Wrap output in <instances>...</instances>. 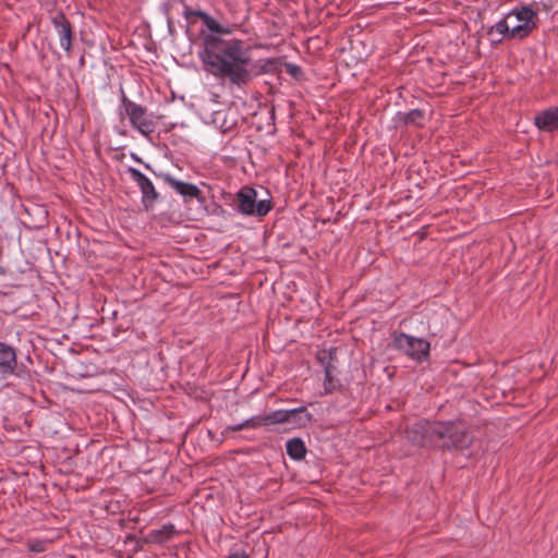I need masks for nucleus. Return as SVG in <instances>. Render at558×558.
<instances>
[{
  "instance_id": "19",
  "label": "nucleus",
  "mask_w": 558,
  "mask_h": 558,
  "mask_svg": "<svg viewBox=\"0 0 558 558\" xmlns=\"http://www.w3.org/2000/svg\"><path fill=\"white\" fill-rule=\"evenodd\" d=\"M284 71L290 74L293 78L300 80L303 76V71L301 66L287 62L284 63Z\"/></svg>"
},
{
  "instance_id": "15",
  "label": "nucleus",
  "mask_w": 558,
  "mask_h": 558,
  "mask_svg": "<svg viewBox=\"0 0 558 558\" xmlns=\"http://www.w3.org/2000/svg\"><path fill=\"white\" fill-rule=\"evenodd\" d=\"M398 119L404 125H414L422 128L424 125L425 112L422 109H413L409 112L398 113Z\"/></svg>"
},
{
  "instance_id": "11",
  "label": "nucleus",
  "mask_w": 558,
  "mask_h": 558,
  "mask_svg": "<svg viewBox=\"0 0 558 558\" xmlns=\"http://www.w3.org/2000/svg\"><path fill=\"white\" fill-rule=\"evenodd\" d=\"M132 180L136 182L142 192V204L146 210H149L156 201L159 198V194L156 191L153 182L140 170L130 167L128 169Z\"/></svg>"
},
{
  "instance_id": "17",
  "label": "nucleus",
  "mask_w": 558,
  "mask_h": 558,
  "mask_svg": "<svg viewBox=\"0 0 558 558\" xmlns=\"http://www.w3.org/2000/svg\"><path fill=\"white\" fill-rule=\"evenodd\" d=\"M214 123L217 124L221 133L225 134L235 128L238 122L235 119L228 120L227 114L218 111L214 116Z\"/></svg>"
},
{
  "instance_id": "7",
  "label": "nucleus",
  "mask_w": 558,
  "mask_h": 558,
  "mask_svg": "<svg viewBox=\"0 0 558 558\" xmlns=\"http://www.w3.org/2000/svg\"><path fill=\"white\" fill-rule=\"evenodd\" d=\"M236 210L245 216L264 217L272 208L271 198L257 201L254 187L245 185L236 193Z\"/></svg>"
},
{
  "instance_id": "20",
  "label": "nucleus",
  "mask_w": 558,
  "mask_h": 558,
  "mask_svg": "<svg viewBox=\"0 0 558 558\" xmlns=\"http://www.w3.org/2000/svg\"><path fill=\"white\" fill-rule=\"evenodd\" d=\"M38 210L43 214V218L40 219V221L38 223H36L32 227L34 229H39L47 223L48 211L46 209H44L43 207H39Z\"/></svg>"
},
{
  "instance_id": "2",
  "label": "nucleus",
  "mask_w": 558,
  "mask_h": 558,
  "mask_svg": "<svg viewBox=\"0 0 558 558\" xmlns=\"http://www.w3.org/2000/svg\"><path fill=\"white\" fill-rule=\"evenodd\" d=\"M407 438L417 446L442 441L447 447L463 449L472 442V436L464 422L420 421L408 427Z\"/></svg>"
},
{
  "instance_id": "14",
  "label": "nucleus",
  "mask_w": 558,
  "mask_h": 558,
  "mask_svg": "<svg viewBox=\"0 0 558 558\" xmlns=\"http://www.w3.org/2000/svg\"><path fill=\"white\" fill-rule=\"evenodd\" d=\"M508 21L509 17L506 15L504 19H501L499 22H497L495 25L488 28V36H494L495 34L499 35L498 38L490 39L492 46L497 47L504 41V39H514L513 36L511 35L512 27H510Z\"/></svg>"
},
{
  "instance_id": "10",
  "label": "nucleus",
  "mask_w": 558,
  "mask_h": 558,
  "mask_svg": "<svg viewBox=\"0 0 558 558\" xmlns=\"http://www.w3.org/2000/svg\"><path fill=\"white\" fill-rule=\"evenodd\" d=\"M51 23L59 37L60 46L70 56L72 51L73 40L75 38V33L72 23L62 11L57 12L51 17Z\"/></svg>"
},
{
  "instance_id": "16",
  "label": "nucleus",
  "mask_w": 558,
  "mask_h": 558,
  "mask_svg": "<svg viewBox=\"0 0 558 558\" xmlns=\"http://www.w3.org/2000/svg\"><path fill=\"white\" fill-rule=\"evenodd\" d=\"M287 453L294 460H301L306 453L304 442L300 438L290 439L287 442Z\"/></svg>"
},
{
  "instance_id": "3",
  "label": "nucleus",
  "mask_w": 558,
  "mask_h": 558,
  "mask_svg": "<svg viewBox=\"0 0 558 558\" xmlns=\"http://www.w3.org/2000/svg\"><path fill=\"white\" fill-rule=\"evenodd\" d=\"M311 420L312 415L303 407L291 410H277L264 416H253L243 423L233 426V430L255 428L257 426L276 423H287L292 427H304L311 422Z\"/></svg>"
},
{
  "instance_id": "8",
  "label": "nucleus",
  "mask_w": 558,
  "mask_h": 558,
  "mask_svg": "<svg viewBox=\"0 0 558 558\" xmlns=\"http://www.w3.org/2000/svg\"><path fill=\"white\" fill-rule=\"evenodd\" d=\"M507 16L509 20L514 16L520 24L512 26L511 35L515 39L526 38L535 28H537L538 13L533 5H520L511 10Z\"/></svg>"
},
{
  "instance_id": "12",
  "label": "nucleus",
  "mask_w": 558,
  "mask_h": 558,
  "mask_svg": "<svg viewBox=\"0 0 558 558\" xmlns=\"http://www.w3.org/2000/svg\"><path fill=\"white\" fill-rule=\"evenodd\" d=\"M161 178L167 184H169L172 189H174L183 197L196 198L201 202L204 201L202 191L195 184L177 180L175 178H173L172 175H170L168 173L161 174Z\"/></svg>"
},
{
  "instance_id": "23",
  "label": "nucleus",
  "mask_w": 558,
  "mask_h": 558,
  "mask_svg": "<svg viewBox=\"0 0 558 558\" xmlns=\"http://www.w3.org/2000/svg\"><path fill=\"white\" fill-rule=\"evenodd\" d=\"M489 37H490V39H492V38H498V37H499V35L495 34L494 36H489Z\"/></svg>"
},
{
  "instance_id": "4",
  "label": "nucleus",
  "mask_w": 558,
  "mask_h": 558,
  "mask_svg": "<svg viewBox=\"0 0 558 558\" xmlns=\"http://www.w3.org/2000/svg\"><path fill=\"white\" fill-rule=\"evenodd\" d=\"M315 360L325 372L324 384H332L349 364V350L347 347L322 348Z\"/></svg>"
},
{
  "instance_id": "13",
  "label": "nucleus",
  "mask_w": 558,
  "mask_h": 558,
  "mask_svg": "<svg viewBox=\"0 0 558 558\" xmlns=\"http://www.w3.org/2000/svg\"><path fill=\"white\" fill-rule=\"evenodd\" d=\"M534 124L544 132H555L558 130V107H550L538 112L534 117Z\"/></svg>"
},
{
  "instance_id": "18",
  "label": "nucleus",
  "mask_w": 558,
  "mask_h": 558,
  "mask_svg": "<svg viewBox=\"0 0 558 558\" xmlns=\"http://www.w3.org/2000/svg\"><path fill=\"white\" fill-rule=\"evenodd\" d=\"M174 534V526L171 524L163 525L161 529L155 530L150 533L151 541L156 543L167 542Z\"/></svg>"
},
{
  "instance_id": "21",
  "label": "nucleus",
  "mask_w": 558,
  "mask_h": 558,
  "mask_svg": "<svg viewBox=\"0 0 558 558\" xmlns=\"http://www.w3.org/2000/svg\"><path fill=\"white\" fill-rule=\"evenodd\" d=\"M227 558H248L244 551H235L229 555Z\"/></svg>"
},
{
  "instance_id": "9",
  "label": "nucleus",
  "mask_w": 558,
  "mask_h": 558,
  "mask_svg": "<svg viewBox=\"0 0 558 558\" xmlns=\"http://www.w3.org/2000/svg\"><path fill=\"white\" fill-rule=\"evenodd\" d=\"M393 345L417 361L425 360L429 355L430 350V344L427 340L403 332L395 335Z\"/></svg>"
},
{
  "instance_id": "5",
  "label": "nucleus",
  "mask_w": 558,
  "mask_h": 558,
  "mask_svg": "<svg viewBox=\"0 0 558 558\" xmlns=\"http://www.w3.org/2000/svg\"><path fill=\"white\" fill-rule=\"evenodd\" d=\"M120 116L123 118L125 114L131 125L141 134L149 136L155 132L156 123L153 120V114L148 113L147 108L130 100L124 92L121 95Z\"/></svg>"
},
{
  "instance_id": "6",
  "label": "nucleus",
  "mask_w": 558,
  "mask_h": 558,
  "mask_svg": "<svg viewBox=\"0 0 558 558\" xmlns=\"http://www.w3.org/2000/svg\"><path fill=\"white\" fill-rule=\"evenodd\" d=\"M8 375H15L31 383L40 381L37 372L29 369L23 363L17 364L15 349L0 341V377L5 378Z\"/></svg>"
},
{
  "instance_id": "1",
  "label": "nucleus",
  "mask_w": 558,
  "mask_h": 558,
  "mask_svg": "<svg viewBox=\"0 0 558 558\" xmlns=\"http://www.w3.org/2000/svg\"><path fill=\"white\" fill-rule=\"evenodd\" d=\"M183 16L202 20L207 31L199 32L198 57L203 70L229 86L244 88L255 77L268 72L267 64L258 65L250 56V48L242 39L231 37L235 24H225L207 12L184 4Z\"/></svg>"
},
{
  "instance_id": "22",
  "label": "nucleus",
  "mask_w": 558,
  "mask_h": 558,
  "mask_svg": "<svg viewBox=\"0 0 558 558\" xmlns=\"http://www.w3.org/2000/svg\"><path fill=\"white\" fill-rule=\"evenodd\" d=\"M168 28H169V33L171 35H173L174 34V23L170 16H168Z\"/></svg>"
}]
</instances>
